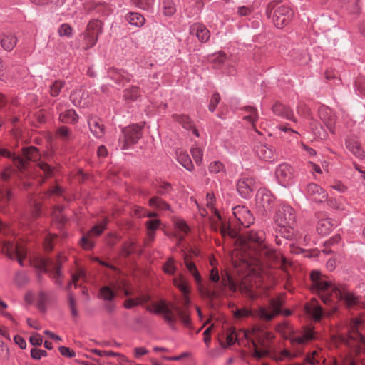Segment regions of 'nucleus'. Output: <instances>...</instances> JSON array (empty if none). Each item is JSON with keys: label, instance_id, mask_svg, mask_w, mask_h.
<instances>
[{"label": "nucleus", "instance_id": "423d86ee", "mask_svg": "<svg viewBox=\"0 0 365 365\" xmlns=\"http://www.w3.org/2000/svg\"><path fill=\"white\" fill-rule=\"evenodd\" d=\"M210 280L213 282V289L208 292L207 295L210 298H215L222 294L225 288L228 287L232 292H236L237 286L229 274L222 275L221 280L219 275L218 269L216 267H213L209 274Z\"/></svg>", "mask_w": 365, "mask_h": 365}, {"label": "nucleus", "instance_id": "37998d69", "mask_svg": "<svg viewBox=\"0 0 365 365\" xmlns=\"http://www.w3.org/2000/svg\"><path fill=\"white\" fill-rule=\"evenodd\" d=\"M163 8L166 16H171L176 11L173 0H163Z\"/></svg>", "mask_w": 365, "mask_h": 365}, {"label": "nucleus", "instance_id": "39448f33", "mask_svg": "<svg viewBox=\"0 0 365 365\" xmlns=\"http://www.w3.org/2000/svg\"><path fill=\"white\" fill-rule=\"evenodd\" d=\"M242 334L243 337L251 341L253 347L252 356L255 358L262 359L264 356L267 355V350L265 349L261 350L259 349L257 343L265 348L267 346L268 341L272 340L274 337L272 333L266 331L260 327H254L251 331H243Z\"/></svg>", "mask_w": 365, "mask_h": 365}, {"label": "nucleus", "instance_id": "b1692460", "mask_svg": "<svg viewBox=\"0 0 365 365\" xmlns=\"http://www.w3.org/2000/svg\"><path fill=\"white\" fill-rule=\"evenodd\" d=\"M256 201L259 207H262L265 211H267L272 207L273 197L269 192L265 190H259L256 195Z\"/></svg>", "mask_w": 365, "mask_h": 365}, {"label": "nucleus", "instance_id": "0eeeda50", "mask_svg": "<svg viewBox=\"0 0 365 365\" xmlns=\"http://www.w3.org/2000/svg\"><path fill=\"white\" fill-rule=\"evenodd\" d=\"M266 12L277 28H282L287 25L294 14L293 11L289 6L276 2L269 3Z\"/></svg>", "mask_w": 365, "mask_h": 365}, {"label": "nucleus", "instance_id": "a19ab883", "mask_svg": "<svg viewBox=\"0 0 365 365\" xmlns=\"http://www.w3.org/2000/svg\"><path fill=\"white\" fill-rule=\"evenodd\" d=\"M258 115L257 113V110L251 106L245 107L244 109V116L243 118L252 124H254L255 122L257 120Z\"/></svg>", "mask_w": 365, "mask_h": 365}, {"label": "nucleus", "instance_id": "6e6d98bb", "mask_svg": "<svg viewBox=\"0 0 365 365\" xmlns=\"http://www.w3.org/2000/svg\"><path fill=\"white\" fill-rule=\"evenodd\" d=\"M344 365H365V359L357 361L351 354L346 356L344 360Z\"/></svg>", "mask_w": 365, "mask_h": 365}, {"label": "nucleus", "instance_id": "09e8293b", "mask_svg": "<svg viewBox=\"0 0 365 365\" xmlns=\"http://www.w3.org/2000/svg\"><path fill=\"white\" fill-rule=\"evenodd\" d=\"M64 86V82L61 81H56L50 86V93L52 96H57L62 88Z\"/></svg>", "mask_w": 365, "mask_h": 365}, {"label": "nucleus", "instance_id": "bb28decb", "mask_svg": "<svg viewBox=\"0 0 365 365\" xmlns=\"http://www.w3.org/2000/svg\"><path fill=\"white\" fill-rule=\"evenodd\" d=\"M119 289L120 287L114 284L112 287L103 286L100 289L99 297L103 300L112 301L117 296Z\"/></svg>", "mask_w": 365, "mask_h": 365}, {"label": "nucleus", "instance_id": "2eb2a0df", "mask_svg": "<svg viewBox=\"0 0 365 365\" xmlns=\"http://www.w3.org/2000/svg\"><path fill=\"white\" fill-rule=\"evenodd\" d=\"M306 194L308 198L317 203H321L327 200V193L320 186L315 183H309L307 186Z\"/></svg>", "mask_w": 365, "mask_h": 365}, {"label": "nucleus", "instance_id": "f03ea898", "mask_svg": "<svg viewBox=\"0 0 365 365\" xmlns=\"http://www.w3.org/2000/svg\"><path fill=\"white\" fill-rule=\"evenodd\" d=\"M173 284L182 294V304L185 307H187L190 304V298L188 297L190 287L187 281L180 274L173 279ZM147 309L150 312L162 314L166 323L170 327H173L175 324L178 317L185 326L188 327L190 324V315L186 308L182 309L175 304H172L170 307L165 302L161 301L153 303L147 307Z\"/></svg>", "mask_w": 365, "mask_h": 365}, {"label": "nucleus", "instance_id": "79ce46f5", "mask_svg": "<svg viewBox=\"0 0 365 365\" xmlns=\"http://www.w3.org/2000/svg\"><path fill=\"white\" fill-rule=\"evenodd\" d=\"M149 205L160 210H168L170 208L169 205L158 197H152L149 201Z\"/></svg>", "mask_w": 365, "mask_h": 365}, {"label": "nucleus", "instance_id": "a878e982", "mask_svg": "<svg viewBox=\"0 0 365 365\" xmlns=\"http://www.w3.org/2000/svg\"><path fill=\"white\" fill-rule=\"evenodd\" d=\"M59 112V120L64 123H75L78 121V116L73 109L62 110L61 106H57Z\"/></svg>", "mask_w": 365, "mask_h": 365}, {"label": "nucleus", "instance_id": "6e6552de", "mask_svg": "<svg viewBox=\"0 0 365 365\" xmlns=\"http://www.w3.org/2000/svg\"><path fill=\"white\" fill-rule=\"evenodd\" d=\"M23 155L26 160L19 156H15L8 150L0 148V156L12 158L14 165L21 170L26 167L27 160L35 161L39 158V153L35 147H29L23 150Z\"/></svg>", "mask_w": 365, "mask_h": 365}, {"label": "nucleus", "instance_id": "58836bf2", "mask_svg": "<svg viewBox=\"0 0 365 365\" xmlns=\"http://www.w3.org/2000/svg\"><path fill=\"white\" fill-rule=\"evenodd\" d=\"M239 289L241 293L248 296L250 298L254 299L255 295L253 292V286L248 284V279H245L242 281L239 285Z\"/></svg>", "mask_w": 365, "mask_h": 365}, {"label": "nucleus", "instance_id": "393cba45", "mask_svg": "<svg viewBox=\"0 0 365 365\" xmlns=\"http://www.w3.org/2000/svg\"><path fill=\"white\" fill-rule=\"evenodd\" d=\"M334 226L336 223L332 219L324 217L318 221L317 231L322 235H327L331 232Z\"/></svg>", "mask_w": 365, "mask_h": 365}, {"label": "nucleus", "instance_id": "69168bd1", "mask_svg": "<svg viewBox=\"0 0 365 365\" xmlns=\"http://www.w3.org/2000/svg\"><path fill=\"white\" fill-rule=\"evenodd\" d=\"M47 352L45 350L32 349L31 350V356L34 359H40L42 356H46Z\"/></svg>", "mask_w": 365, "mask_h": 365}, {"label": "nucleus", "instance_id": "f704fd0d", "mask_svg": "<svg viewBox=\"0 0 365 365\" xmlns=\"http://www.w3.org/2000/svg\"><path fill=\"white\" fill-rule=\"evenodd\" d=\"M150 300V297L146 294H143L137 298H130L125 301L124 305L127 309H130L138 304H143Z\"/></svg>", "mask_w": 365, "mask_h": 365}, {"label": "nucleus", "instance_id": "5fc2aeb1", "mask_svg": "<svg viewBox=\"0 0 365 365\" xmlns=\"http://www.w3.org/2000/svg\"><path fill=\"white\" fill-rule=\"evenodd\" d=\"M133 3L141 9L148 10L153 4V0H133Z\"/></svg>", "mask_w": 365, "mask_h": 365}, {"label": "nucleus", "instance_id": "49530a36", "mask_svg": "<svg viewBox=\"0 0 365 365\" xmlns=\"http://www.w3.org/2000/svg\"><path fill=\"white\" fill-rule=\"evenodd\" d=\"M11 200V192L9 190H1L0 189V210L2 209L5 204ZM3 225L0 221V230Z\"/></svg>", "mask_w": 365, "mask_h": 365}, {"label": "nucleus", "instance_id": "9d476101", "mask_svg": "<svg viewBox=\"0 0 365 365\" xmlns=\"http://www.w3.org/2000/svg\"><path fill=\"white\" fill-rule=\"evenodd\" d=\"M143 128V124H133L123 129V138L119 139L122 150L128 149L138 141L142 136Z\"/></svg>", "mask_w": 365, "mask_h": 365}, {"label": "nucleus", "instance_id": "e433bc0d", "mask_svg": "<svg viewBox=\"0 0 365 365\" xmlns=\"http://www.w3.org/2000/svg\"><path fill=\"white\" fill-rule=\"evenodd\" d=\"M160 221L157 219L149 220L146 222V227L148 230V239L153 241L155 237V231L158 228Z\"/></svg>", "mask_w": 365, "mask_h": 365}, {"label": "nucleus", "instance_id": "8fccbe9b", "mask_svg": "<svg viewBox=\"0 0 365 365\" xmlns=\"http://www.w3.org/2000/svg\"><path fill=\"white\" fill-rule=\"evenodd\" d=\"M58 33L60 36L71 37L73 29L68 24H63L58 29Z\"/></svg>", "mask_w": 365, "mask_h": 365}, {"label": "nucleus", "instance_id": "864d4df0", "mask_svg": "<svg viewBox=\"0 0 365 365\" xmlns=\"http://www.w3.org/2000/svg\"><path fill=\"white\" fill-rule=\"evenodd\" d=\"M206 200H207V206L209 208H210L211 210H214V212L216 215L217 219L220 221H222V218H221V216L220 215L219 212H217V210L214 209V207H213L214 201H215L214 195L212 193H207V197H206Z\"/></svg>", "mask_w": 365, "mask_h": 365}, {"label": "nucleus", "instance_id": "a211bd4d", "mask_svg": "<svg viewBox=\"0 0 365 365\" xmlns=\"http://www.w3.org/2000/svg\"><path fill=\"white\" fill-rule=\"evenodd\" d=\"M190 34L197 38L201 43H206L210 37V31L202 24L195 23L190 26L189 30Z\"/></svg>", "mask_w": 365, "mask_h": 365}, {"label": "nucleus", "instance_id": "6ab92c4d", "mask_svg": "<svg viewBox=\"0 0 365 365\" xmlns=\"http://www.w3.org/2000/svg\"><path fill=\"white\" fill-rule=\"evenodd\" d=\"M255 187V182L252 178L242 177L237 182V188L240 195L246 198L249 197L250 194L253 191Z\"/></svg>", "mask_w": 365, "mask_h": 365}, {"label": "nucleus", "instance_id": "473e14b6", "mask_svg": "<svg viewBox=\"0 0 365 365\" xmlns=\"http://www.w3.org/2000/svg\"><path fill=\"white\" fill-rule=\"evenodd\" d=\"M360 324L361 321L359 319H354L352 321L351 329L349 331V337L351 339L365 345V336L359 333L358 331Z\"/></svg>", "mask_w": 365, "mask_h": 365}, {"label": "nucleus", "instance_id": "f257e3e1", "mask_svg": "<svg viewBox=\"0 0 365 365\" xmlns=\"http://www.w3.org/2000/svg\"><path fill=\"white\" fill-rule=\"evenodd\" d=\"M242 250L245 252L244 260L247 257L252 258L256 264L267 259L274 262L276 265L287 272L289 263L280 254L269 248L265 242V234L263 231H250L242 239Z\"/></svg>", "mask_w": 365, "mask_h": 365}, {"label": "nucleus", "instance_id": "c756f323", "mask_svg": "<svg viewBox=\"0 0 365 365\" xmlns=\"http://www.w3.org/2000/svg\"><path fill=\"white\" fill-rule=\"evenodd\" d=\"M272 110L274 113L277 115L284 117L292 121H296V119L294 117L293 112L289 109V108L284 106L283 104H274L272 108Z\"/></svg>", "mask_w": 365, "mask_h": 365}, {"label": "nucleus", "instance_id": "ddd939ff", "mask_svg": "<svg viewBox=\"0 0 365 365\" xmlns=\"http://www.w3.org/2000/svg\"><path fill=\"white\" fill-rule=\"evenodd\" d=\"M275 222L282 227H291L295 220V214L292 207L282 205L277 211Z\"/></svg>", "mask_w": 365, "mask_h": 365}, {"label": "nucleus", "instance_id": "a18cd8bd", "mask_svg": "<svg viewBox=\"0 0 365 365\" xmlns=\"http://www.w3.org/2000/svg\"><path fill=\"white\" fill-rule=\"evenodd\" d=\"M140 95V91L138 87L132 86L124 91V97L125 99L135 100Z\"/></svg>", "mask_w": 365, "mask_h": 365}, {"label": "nucleus", "instance_id": "4d7b16f0", "mask_svg": "<svg viewBox=\"0 0 365 365\" xmlns=\"http://www.w3.org/2000/svg\"><path fill=\"white\" fill-rule=\"evenodd\" d=\"M176 120L178 121L186 129L192 128V124L190 119L186 115H176Z\"/></svg>", "mask_w": 365, "mask_h": 365}, {"label": "nucleus", "instance_id": "774afa93", "mask_svg": "<svg viewBox=\"0 0 365 365\" xmlns=\"http://www.w3.org/2000/svg\"><path fill=\"white\" fill-rule=\"evenodd\" d=\"M356 86L358 91L361 94L365 96V78H359L356 83Z\"/></svg>", "mask_w": 365, "mask_h": 365}, {"label": "nucleus", "instance_id": "20e7f679", "mask_svg": "<svg viewBox=\"0 0 365 365\" xmlns=\"http://www.w3.org/2000/svg\"><path fill=\"white\" fill-rule=\"evenodd\" d=\"M254 222V217L247 207L236 206L232 209V217H230L229 224L220 221V232L222 235H229L235 237L241 227H248Z\"/></svg>", "mask_w": 365, "mask_h": 365}, {"label": "nucleus", "instance_id": "4be33fe9", "mask_svg": "<svg viewBox=\"0 0 365 365\" xmlns=\"http://www.w3.org/2000/svg\"><path fill=\"white\" fill-rule=\"evenodd\" d=\"M17 41V37L12 32H4L0 34L1 46L5 51H12L16 46Z\"/></svg>", "mask_w": 365, "mask_h": 365}, {"label": "nucleus", "instance_id": "c9c22d12", "mask_svg": "<svg viewBox=\"0 0 365 365\" xmlns=\"http://www.w3.org/2000/svg\"><path fill=\"white\" fill-rule=\"evenodd\" d=\"M243 331L244 330L240 331V332H239L237 334L236 332L235 329H234V328H230V329H228L227 332V336H226L227 344H225L224 342H221V346L223 348H225L227 346L234 344L235 341H238V337H239L240 334H242L243 335V334H242Z\"/></svg>", "mask_w": 365, "mask_h": 365}, {"label": "nucleus", "instance_id": "dca6fc26", "mask_svg": "<svg viewBox=\"0 0 365 365\" xmlns=\"http://www.w3.org/2000/svg\"><path fill=\"white\" fill-rule=\"evenodd\" d=\"M65 260L63 256H59L56 261L43 260L42 262V268L44 272L51 273L53 277L58 279L61 276V264Z\"/></svg>", "mask_w": 365, "mask_h": 365}, {"label": "nucleus", "instance_id": "c03bdc74", "mask_svg": "<svg viewBox=\"0 0 365 365\" xmlns=\"http://www.w3.org/2000/svg\"><path fill=\"white\" fill-rule=\"evenodd\" d=\"M174 224L176 228L182 233V235L180 237V239H182L184 236L187 235L190 231L189 227L182 219H175Z\"/></svg>", "mask_w": 365, "mask_h": 365}, {"label": "nucleus", "instance_id": "680f3d73", "mask_svg": "<svg viewBox=\"0 0 365 365\" xmlns=\"http://www.w3.org/2000/svg\"><path fill=\"white\" fill-rule=\"evenodd\" d=\"M192 158L196 163H200L202 159V151L198 147L192 148L190 150Z\"/></svg>", "mask_w": 365, "mask_h": 365}, {"label": "nucleus", "instance_id": "052dcab7", "mask_svg": "<svg viewBox=\"0 0 365 365\" xmlns=\"http://www.w3.org/2000/svg\"><path fill=\"white\" fill-rule=\"evenodd\" d=\"M57 235L48 234L44 239V247L47 251H50L53 247V242L57 239Z\"/></svg>", "mask_w": 365, "mask_h": 365}, {"label": "nucleus", "instance_id": "5701e85b", "mask_svg": "<svg viewBox=\"0 0 365 365\" xmlns=\"http://www.w3.org/2000/svg\"><path fill=\"white\" fill-rule=\"evenodd\" d=\"M319 116L329 130L334 133L336 117L332 110L328 108H323L319 110Z\"/></svg>", "mask_w": 365, "mask_h": 365}, {"label": "nucleus", "instance_id": "412c9836", "mask_svg": "<svg viewBox=\"0 0 365 365\" xmlns=\"http://www.w3.org/2000/svg\"><path fill=\"white\" fill-rule=\"evenodd\" d=\"M70 98L71 101L76 106L85 108L90 103L88 100V93L83 90H77L73 91Z\"/></svg>", "mask_w": 365, "mask_h": 365}, {"label": "nucleus", "instance_id": "13d9d810", "mask_svg": "<svg viewBox=\"0 0 365 365\" xmlns=\"http://www.w3.org/2000/svg\"><path fill=\"white\" fill-rule=\"evenodd\" d=\"M296 357V354L291 353L289 351L284 349L281 351L276 356L277 361H282L285 359H292Z\"/></svg>", "mask_w": 365, "mask_h": 365}, {"label": "nucleus", "instance_id": "4468645a", "mask_svg": "<svg viewBox=\"0 0 365 365\" xmlns=\"http://www.w3.org/2000/svg\"><path fill=\"white\" fill-rule=\"evenodd\" d=\"M275 175L278 182L282 186L286 187L292 181L294 177V173L291 165L283 163L276 168Z\"/></svg>", "mask_w": 365, "mask_h": 365}, {"label": "nucleus", "instance_id": "2f4dec72", "mask_svg": "<svg viewBox=\"0 0 365 365\" xmlns=\"http://www.w3.org/2000/svg\"><path fill=\"white\" fill-rule=\"evenodd\" d=\"M346 146L352 154L359 159L365 157V152L361 148L360 144L353 139H347L346 140Z\"/></svg>", "mask_w": 365, "mask_h": 365}, {"label": "nucleus", "instance_id": "aec40b11", "mask_svg": "<svg viewBox=\"0 0 365 365\" xmlns=\"http://www.w3.org/2000/svg\"><path fill=\"white\" fill-rule=\"evenodd\" d=\"M255 152L258 158L264 161H272L276 158L273 148L266 144L258 145L256 147Z\"/></svg>", "mask_w": 365, "mask_h": 365}, {"label": "nucleus", "instance_id": "3c124183", "mask_svg": "<svg viewBox=\"0 0 365 365\" xmlns=\"http://www.w3.org/2000/svg\"><path fill=\"white\" fill-rule=\"evenodd\" d=\"M225 59L226 55L222 52H219L214 54L210 61L213 63L215 66L218 67L225 62Z\"/></svg>", "mask_w": 365, "mask_h": 365}, {"label": "nucleus", "instance_id": "4c0bfd02", "mask_svg": "<svg viewBox=\"0 0 365 365\" xmlns=\"http://www.w3.org/2000/svg\"><path fill=\"white\" fill-rule=\"evenodd\" d=\"M126 20L132 25L141 26L145 23V18L138 13L131 12L126 16Z\"/></svg>", "mask_w": 365, "mask_h": 365}, {"label": "nucleus", "instance_id": "7c9ffc66", "mask_svg": "<svg viewBox=\"0 0 365 365\" xmlns=\"http://www.w3.org/2000/svg\"><path fill=\"white\" fill-rule=\"evenodd\" d=\"M184 263L188 272L193 276L197 284L200 286L202 284V277L195 264L188 255L184 256Z\"/></svg>", "mask_w": 365, "mask_h": 365}, {"label": "nucleus", "instance_id": "bf43d9fd", "mask_svg": "<svg viewBox=\"0 0 365 365\" xmlns=\"http://www.w3.org/2000/svg\"><path fill=\"white\" fill-rule=\"evenodd\" d=\"M38 168L43 172L46 177H50L52 175L53 170V168L46 163L43 161H40L38 163Z\"/></svg>", "mask_w": 365, "mask_h": 365}, {"label": "nucleus", "instance_id": "9b49d317", "mask_svg": "<svg viewBox=\"0 0 365 365\" xmlns=\"http://www.w3.org/2000/svg\"><path fill=\"white\" fill-rule=\"evenodd\" d=\"M4 250L6 255L11 259H16L21 265H24V260L26 259L27 250L24 241L13 243L5 242Z\"/></svg>", "mask_w": 365, "mask_h": 365}, {"label": "nucleus", "instance_id": "c85d7f7f", "mask_svg": "<svg viewBox=\"0 0 365 365\" xmlns=\"http://www.w3.org/2000/svg\"><path fill=\"white\" fill-rule=\"evenodd\" d=\"M304 310L307 314L313 317L315 320H319L323 314L322 307L318 304L316 300L307 304Z\"/></svg>", "mask_w": 365, "mask_h": 365}, {"label": "nucleus", "instance_id": "de8ad7c7", "mask_svg": "<svg viewBox=\"0 0 365 365\" xmlns=\"http://www.w3.org/2000/svg\"><path fill=\"white\" fill-rule=\"evenodd\" d=\"M225 166L220 161L212 162L209 165V171L212 173H225Z\"/></svg>", "mask_w": 365, "mask_h": 365}, {"label": "nucleus", "instance_id": "7ed1b4c3", "mask_svg": "<svg viewBox=\"0 0 365 365\" xmlns=\"http://www.w3.org/2000/svg\"><path fill=\"white\" fill-rule=\"evenodd\" d=\"M310 278L312 290L320 297L324 304H336L342 300L347 306L351 307L359 303L358 298L352 293L344 289H339L319 272L313 271Z\"/></svg>", "mask_w": 365, "mask_h": 365}, {"label": "nucleus", "instance_id": "72a5a7b5", "mask_svg": "<svg viewBox=\"0 0 365 365\" xmlns=\"http://www.w3.org/2000/svg\"><path fill=\"white\" fill-rule=\"evenodd\" d=\"M176 155L178 162L187 170H192L193 168V164L191 161L190 158L189 157L188 154L182 150H178L176 151Z\"/></svg>", "mask_w": 365, "mask_h": 365}, {"label": "nucleus", "instance_id": "603ef678", "mask_svg": "<svg viewBox=\"0 0 365 365\" xmlns=\"http://www.w3.org/2000/svg\"><path fill=\"white\" fill-rule=\"evenodd\" d=\"M176 267L175 262L173 258H169L163 266V271L168 274H173L175 272Z\"/></svg>", "mask_w": 365, "mask_h": 365}, {"label": "nucleus", "instance_id": "f8f14e48", "mask_svg": "<svg viewBox=\"0 0 365 365\" xmlns=\"http://www.w3.org/2000/svg\"><path fill=\"white\" fill-rule=\"evenodd\" d=\"M282 301L280 299H272L268 307L261 306L256 311V315L261 319L270 321L281 312Z\"/></svg>", "mask_w": 365, "mask_h": 365}, {"label": "nucleus", "instance_id": "e2e57ef3", "mask_svg": "<svg viewBox=\"0 0 365 365\" xmlns=\"http://www.w3.org/2000/svg\"><path fill=\"white\" fill-rule=\"evenodd\" d=\"M220 101V96L219 93H215L211 98L210 104H209V110L211 112H213L215 108H217V106L218 105L219 102Z\"/></svg>", "mask_w": 365, "mask_h": 365}, {"label": "nucleus", "instance_id": "ea45409f", "mask_svg": "<svg viewBox=\"0 0 365 365\" xmlns=\"http://www.w3.org/2000/svg\"><path fill=\"white\" fill-rule=\"evenodd\" d=\"M312 339H314V334L311 329H307L304 331L302 336H298L294 337L292 339V342L297 343L299 344H302L309 340H312Z\"/></svg>", "mask_w": 365, "mask_h": 365}, {"label": "nucleus", "instance_id": "cd10ccee", "mask_svg": "<svg viewBox=\"0 0 365 365\" xmlns=\"http://www.w3.org/2000/svg\"><path fill=\"white\" fill-rule=\"evenodd\" d=\"M88 123L90 130L94 136L101 138L104 135V125L99 119L91 118Z\"/></svg>", "mask_w": 365, "mask_h": 365}, {"label": "nucleus", "instance_id": "338daca9", "mask_svg": "<svg viewBox=\"0 0 365 365\" xmlns=\"http://www.w3.org/2000/svg\"><path fill=\"white\" fill-rule=\"evenodd\" d=\"M70 129L64 126L59 128L57 131V135L63 140L68 139L70 136Z\"/></svg>", "mask_w": 365, "mask_h": 365}, {"label": "nucleus", "instance_id": "f3484780", "mask_svg": "<svg viewBox=\"0 0 365 365\" xmlns=\"http://www.w3.org/2000/svg\"><path fill=\"white\" fill-rule=\"evenodd\" d=\"M106 224H100L95 225L86 235L82 237L81 239V245L84 249H91L93 247V242L91 240L93 237H96L101 235L104 230Z\"/></svg>", "mask_w": 365, "mask_h": 365}, {"label": "nucleus", "instance_id": "1a4fd4ad", "mask_svg": "<svg viewBox=\"0 0 365 365\" xmlns=\"http://www.w3.org/2000/svg\"><path fill=\"white\" fill-rule=\"evenodd\" d=\"M102 33V23L98 20L91 21L83 34V40L82 42V48L88 50L93 47Z\"/></svg>", "mask_w": 365, "mask_h": 365}, {"label": "nucleus", "instance_id": "0e129e2a", "mask_svg": "<svg viewBox=\"0 0 365 365\" xmlns=\"http://www.w3.org/2000/svg\"><path fill=\"white\" fill-rule=\"evenodd\" d=\"M58 350H59L60 353L66 357L73 358L76 356L75 351L70 349L68 347L62 346L58 348Z\"/></svg>", "mask_w": 365, "mask_h": 365}]
</instances>
